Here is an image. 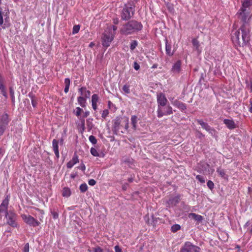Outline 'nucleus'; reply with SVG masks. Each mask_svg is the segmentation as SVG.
Masks as SVG:
<instances>
[{
    "label": "nucleus",
    "mask_w": 252,
    "mask_h": 252,
    "mask_svg": "<svg viewBox=\"0 0 252 252\" xmlns=\"http://www.w3.org/2000/svg\"><path fill=\"white\" fill-rule=\"evenodd\" d=\"M240 30L241 33L239 30H233L232 32L231 38L236 46L244 47L246 46L250 41V30L247 22L243 23Z\"/></svg>",
    "instance_id": "1"
},
{
    "label": "nucleus",
    "mask_w": 252,
    "mask_h": 252,
    "mask_svg": "<svg viewBox=\"0 0 252 252\" xmlns=\"http://www.w3.org/2000/svg\"><path fill=\"white\" fill-rule=\"evenodd\" d=\"M157 99L158 102V117L161 118L164 115H169L173 114L172 108L170 105L166 107V110H163V107L166 105L168 100L164 94L160 93L157 94Z\"/></svg>",
    "instance_id": "2"
},
{
    "label": "nucleus",
    "mask_w": 252,
    "mask_h": 252,
    "mask_svg": "<svg viewBox=\"0 0 252 252\" xmlns=\"http://www.w3.org/2000/svg\"><path fill=\"white\" fill-rule=\"evenodd\" d=\"M113 130L115 134H117L120 131L125 133L128 128V119L127 118L117 117L112 121Z\"/></svg>",
    "instance_id": "3"
},
{
    "label": "nucleus",
    "mask_w": 252,
    "mask_h": 252,
    "mask_svg": "<svg viewBox=\"0 0 252 252\" xmlns=\"http://www.w3.org/2000/svg\"><path fill=\"white\" fill-rule=\"evenodd\" d=\"M117 27L110 25L106 29L101 37L102 44L103 47L107 48L114 39Z\"/></svg>",
    "instance_id": "4"
},
{
    "label": "nucleus",
    "mask_w": 252,
    "mask_h": 252,
    "mask_svg": "<svg viewBox=\"0 0 252 252\" xmlns=\"http://www.w3.org/2000/svg\"><path fill=\"white\" fill-rule=\"evenodd\" d=\"M142 28V25L140 23L135 20H131L123 26L121 32L124 35H128L140 31Z\"/></svg>",
    "instance_id": "5"
},
{
    "label": "nucleus",
    "mask_w": 252,
    "mask_h": 252,
    "mask_svg": "<svg viewBox=\"0 0 252 252\" xmlns=\"http://www.w3.org/2000/svg\"><path fill=\"white\" fill-rule=\"evenodd\" d=\"M252 5V0H244L242 6L237 13L238 18L243 22H247L251 13L250 6Z\"/></svg>",
    "instance_id": "6"
},
{
    "label": "nucleus",
    "mask_w": 252,
    "mask_h": 252,
    "mask_svg": "<svg viewBox=\"0 0 252 252\" xmlns=\"http://www.w3.org/2000/svg\"><path fill=\"white\" fill-rule=\"evenodd\" d=\"M134 5L131 3L126 4L121 12V18L124 20H128L134 15Z\"/></svg>",
    "instance_id": "7"
},
{
    "label": "nucleus",
    "mask_w": 252,
    "mask_h": 252,
    "mask_svg": "<svg viewBox=\"0 0 252 252\" xmlns=\"http://www.w3.org/2000/svg\"><path fill=\"white\" fill-rule=\"evenodd\" d=\"M181 252H199V248L188 242L185 243Z\"/></svg>",
    "instance_id": "8"
},
{
    "label": "nucleus",
    "mask_w": 252,
    "mask_h": 252,
    "mask_svg": "<svg viewBox=\"0 0 252 252\" xmlns=\"http://www.w3.org/2000/svg\"><path fill=\"white\" fill-rule=\"evenodd\" d=\"M9 203V199L7 196L2 202L0 205V219H2V216L6 214L7 208Z\"/></svg>",
    "instance_id": "9"
},
{
    "label": "nucleus",
    "mask_w": 252,
    "mask_h": 252,
    "mask_svg": "<svg viewBox=\"0 0 252 252\" xmlns=\"http://www.w3.org/2000/svg\"><path fill=\"white\" fill-rule=\"evenodd\" d=\"M197 122L201 126L203 129L208 131L212 135L215 132V130L210 126L207 123L204 122L202 120H197Z\"/></svg>",
    "instance_id": "10"
},
{
    "label": "nucleus",
    "mask_w": 252,
    "mask_h": 252,
    "mask_svg": "<svg viewBox=\"0 0 252 252\" xmlns=\"http://www.w3.org/2000/svg\"><path fill=\"white\" fill-rule=\"evenodd\" d=\"M9 122V119L7 113H4L1 116H0V125L6 128Z\"/></svg>",
    "instance_id": "11"
},
{
    "label": "nucleus",
    "mask_w": 252,
    "mask_h": 252,
    "mask_svg": "<svg viewBox=\"0 0 252 252\" xmlns=\"http://www.w3.org/2000/svg\"><path fill=\"white\" fill-rule=\"evenodd\" d=\"M223 123L227 127L230 129H233L236 128V125L232 119H224Z\"/></svg>",
    "instance_id": "12"
},
{
    "label": "nucleus",
    "mask_w": 252,
    "mask_h": 252,
    "mask_svg": "<svg viewBox=\"0 0 252 252\" xmlns=\"http://www.w3.org/2000/svg\"><path fill=\"white\" fill-rule=\"evenodd\" d=\"M181 61H177L173 65L171 68V72L174 74H178L181 71Z\"/></svg>",
    "instance_id": "13"
},
{
    "label": "nucleus",
    "mask_w": 252,
    "mask_h": 252,
    "mask_svg": "<svg viewBox=\"0 0 252 252\" xmlns=\"http://www.w3.org/2000/svg\"><path fill=\"white\" fill-rule=\"evenodd\" d=\"M79 162L78 157L76 154H74L71 160L67 162L66 166L68 168H71L74 164Z\"/></svg>",
    "instance_id": "14"
},
{
    "label": "nucleus",
    "mask_w": 252,
    "mask_h": 252,
    "mask_svg": "<svg viewBox=\"0 0 252 252\" xmlns=\"http://www.w3.org/2000/svg\"><path fill=\"white\" fill-rule=\"evenodd\" d=\"M59 141L56 139H54L52 141L53 149L54 151L55 154L58 158L60 157L59 151Z\"/></svg>",
    "instance_id": "15"
},
{
    "label": "nucleus",
    "mask_w": 252,
    "mask_h": 252,
    "mask_svg": "<svg viewBox=\"0 0 252 252\" xmlns=\"http://www.w3.org/2000/svg\"><path fill=\"white\" fill-rule=\"evenodd\" d=\"M180 201V196H177L173 197V198H171L169 200V201L167 202L168 204L169 205L171 206H176L177 204L179 203Z\"/></svg>",
    "instance_id": "16"
},
{
    "label": "nucleus",
    "mask_w": 252,
    "mask_h": 252,
    "mask_svg": "<svg viewBox=\"0 0 252 252\" xmlns=\"http://www.w3.org/2000/svg\"><path fill=\"white\" fill-rule=\"evenodd\" d=\"M82 95H84L86 98H89L91 94L90 91L86 90L85 88L82 87L79 90Z\"/></svg>",
    "instance_id": "17"
},
{
    "label": "nucleus",
    "mask_w": 252,
    "mask_h": 252,
    "mask_svg": "<svg viewBox=\"0 0 252 252\" xmlns=\"http://www.w3.org/2000/svg\"><path fill=\"white\" fill-rule=\"evenodd\" d=\"M189 219L194 220H202V217L194 213H190L189 215Z\"/></svg>",
    "instance_id": "18"
},
{
    "label": "nucleus",
    "mask_w": 252,
    "mask_h": 252,
    "mask_svg": "<svg viewBox=\"0 0 252 252\" xmlns=\"http://www.w3.org/2000/svg\"><path fill=\"white\" fill-rule=\"evenodd\" d=\"M173 104L177 106L178 108L182 110H184L186 109V106L185 104L177 100L173 102Z\"/></svg>",
    "instance_id": "19"
},
{
    "label": "nucleus",
    "mask_w": 252,
    "mask_h": 252,
    "mask_svg": "<svg viewBox=\"0 0 252 252\" xmlns=\"http://www.w3.org/2000/svg\"><path fill=\"white\" fill-rule=\"evenodd\" d=\"M3 216L4 217L3 219H6L7 220H12L14 219L15 214L11 212H8L7 211L6 214Z\"/></svg>",
    "instance_id": "20"
},
{
    "label": "nucleus",
    "mask_w": 252,
    "mask_h": 252,
    "mask_svg": "<svg viewBox=\"0 0 252 252\" xmlns=\"http://www.w3.org/2000/svg\"><path fill=\"white\" fill-rule=\"evenodd\" d=\"M217 172L219 174V176L221 177L226 179L227 178V176L226 175L225 171L224 169H221V168L219 167L217 169Z\"/></svg>",
    "instance_id": "21"
},
{
    "label": "nucleus",
    "mask_w": 252,
    "mask_h": 252,
    "mask_svg": "<svg viewBox=\"0 0 252 252\" xmlns=\"http://www.w3.org/2000/svg\"><path fill=\"white\" fill-rule=\"evenodd\" d=\"M137 123V117L136 116H132L131 118V123L132 128L134 130L136 129V125Z\"/></svg>",
    "instance_id": "22"
},
{
    "label": "nucleus",
    "mask_w": 252,
    "mask_h": 252,
    "mask_svg": "<svg viewBox=\"0 0 252 252\" xmlns=\"http://www.w3.org/2000/svg\"><path fill=\"white\" fill-rule=\"evenodd\" d=\"M78 102L81 106L84 107L86 106V99L83 96H79L77 98Z\"/></svg>",
    "instance_id": "23"
},
{
    "label": "nucleus",
    "mask_w": 252,
    "mask_h": 252,
    "mask_svg": "<svg viewBox=\"0 0 252 252\" xmlns=\"http://www.w3.org/2000/svg\"><path fill=\"white\" fill-rule=\"evenodd\" d=\"M166 54L169 56H172L173 55V52L171 51V46L170 45L168 44L167 40H166Z\"/></svg>",
    "instance_id": "24"
},
{
    "label": "nucleus",
    "mask_w": 252,
    "mask_h": 252,
    "mask_svg": "<svg viewBox=\"0 0 252 252\" xmlns=\"http://www.w3.org/2000/svg\"><path fill=\"white\" fill-rule=\"evenodd\" d=\"M192 43L195 48V50H197L198 52H200L201 51L199 50V43L198 41L196 39L194 38L192 40Z\"/></svg>",
    "instance_id": "25"
},
{
    "label": "nucleus",
    "mask_w": 252,
    "mask_h": 252,
    "mask_svg": "<svg viewBox=\"0 0 252 252\" xmlns=\"http://www.w3.org/2000/svg\"><path fill=\"white\" fill-rule=\"evenodd\" d=\"M70 83V80L69 78H65L64 80L65 88L64 91L65 93H67L69 91V88Z\"/></svg>",
    "instance_id": "26"
},
{
    "label": "nucleus",
    "mask_w": 252,
    "mask_h": 252,
    "mask_svg": "<svg viewBox=\"0 0 252 252\" xmlns=\"http://www.w3.org/2000/svg\"><path fill=\"white\" fill-rule=\"evenodd\" d=\"M93 119L92 118H89L87 120V126L88 130H91L94 127V124L93 123Z\"/></svg>",
    "instance_id": "27"
},
{
    "label": "nucleus",
    "mask_w": 252,
    "mask_h": 252,
    "mask_svg": "<svg viewBox=\"0 0 252 252\" xmlns=\"http://www.w3.org/2000/svg\"><path fill=\"white\" fill-rule=\"evenodd\" d=\"M71 192L70 189L67 188H64L63 189L62 195L64 197H69L70 195Z\"/></svg>",
    "instance_id": "28"
},
{
    "label": "nucleus",
    "mask_w": 252,
    "mask_h": 252,
    "mask_svg": "<svg viewBox=\"0 0 252 252\" xmlns=\"http://www.w3.org/2000/svg\"><path fill=\"white\" fill-rule=\"evenodd\" d=\"M29 96L32 99V104L33 107H36L37 104L36 99L32 94L30 93Z\"/></svg>",
    "instance_id": "29"
},
{
    "label": "nucleus",
    "mask_w": 252,
    "mask_h": 252,
    "mask_svg": "<svg viewBox=\"0 0 252 252\" xmlns=\"http://www.w3.org/2000/svg\"><path fill=\"white\" fill-rule=\"evenodd\" d=\"M90 152L91 154L94 157H101L100 154H99L96 149L94 148H91Z\"/></svg>",
    "instance_id": "30"
},
{
    "label": "nucleus",
    "mask_w": 252,
    "mask_h": 252,
    "mask_svg": "<svg viewBox=\"0 0 252 252\" xmlns=\"http://www.w3.org/2000/svg\"><path fill=\"white\" fill-rule=\"evenodd\" d=\"M181 229V226L179 224H175L172 226L171 229V231L173 232H176L178 230Z\"/></svg>",
    "instance_id": "31"
},
{
    "label": "nucleus",
    "mask_w": 252,
    "mask_h": 252,
    "mask_svg": "<svg viewBox=\"0 0 252 252\" xmlns=\"http://www.w3.org/2000/svg\"><path fill=\"white\" fill-rule=\"evenodd\" d=\"M80 190L82 192H85L88 189L87 185L85 183L82 184L80 186Z\"/></svg>",
    "instance_id": "32"
},
{
    "label": "nucleus",
    "mask_w": 252,
    "mask_h": 252,
    "mask_svg": "<svg viewBox=\"0 0 252 252\" xmlns=\"http://www.w3.org/2000/svg\"><path fill=\"white\" fill-rule=\"evenodd\" d=\"M9 93L11 97V100L13 102V103H14L15 102V96H14V91L12 87H10L9 88Z\"/></svg>",
    "instance_id": "33"
},
{
    "label": "nucleus",
    "mask_w": 252,
    "mask_h": 252,
    "mask_svg": "<svg viewBox=\"0 0 252 252\" xmlns=\"http://www.w3.org/2000/svg\"><path fill=\"white\" fill-rule=\"evenodd\" d=\"M98 99V95L97 94H94L92 96V103H97Z\"/></svg>",
    "instance_id": "34"
},
{
    "label": "nucleus",
    "mask_w": 252,
    "mask_h": 252,
    "mask_svg": "<svg viewBox=\"0 0 252 252\" xmlns=\"http://www.w3.org/2000/svg\"><path fill=\"white\" fill-rule=\"evenodd\" d=\"M89 139L90 141L93 144H95L97 143L96 139L93 135L90 136Z\"/></svg>",
    "instance_id": "35"
},
{
    "label": "nucleus",
    "mask_w": 252,
    "mask_h": 252,
    "mask_svg": "<svg viewBox=\"0 0 252 252\" xmlns=\"http://www.w3.org/2000/svg\"><path fill=\"white\" fill-rule=\"evenodd\" d=\"M137 45V42L135 40H133L130 44V48L131 50H133Z\"/></svg>",
    "instance_id": "36"
},
{
    "label": "nucleus",
    "mask_w": 252,
    "mask_h": 252,
    "mask_svg": "<svg viewBox=\"0 0 252 252\" xmlns=\"http://www.w3.org/2000/svg\"><path fill=\"white\" fill-rule=\"evenodd\" d=\"M80 30V26L79 25H75L73 28L72 33L75 34L77 33Z\"/></svg>",
    "instance_id": "37"
},
{
    "label": "nucleus",
    "mask_w": 252,
    "mask_h": 252,
    "mask_svg": "<svg viewBox=\"0 0 252 252\" xmlns=\"http://www.w3.org/2000/svg\"><path fill=\"white\" fill-rule=\"evenodd\" d=\"M196 179L197 180H198V181H199L202 183H204L205 182L204 177L203 176H201V175H197L196 176Z\"/></svg>",
    "instance_id": "38"
},
{
    "label": "nucleus",
    "mask_w": 252,
    "mask_h": 252,
    "mask_svg": "<svg viewBox=\"0 0 252 252\" xmlns=\"http://www.w3.org/2000/svg\"><path fill=\"white\" fill-rule=\"evenodd\" d=\"M109 114V111L107 109H105L103 111L101 117L103 118H105Z\"/></svg>",
    "instance_id": "39"
},
{
    "label": "nucleus",
    "mask_w": 252,
    "mask_h": 252,
    "mask_svg": "<svg viewBox=\"0 0 252 252\" xmlns=\"http://www.w3.org/2000/svg\"><path fill=\"white\" fill-rule=\"evenodd\" d=\"M207 186L208 187L212 189L214 188V184L213 183V182L211 181H208L207 183Z\"/></svg>",
    "instance_id": "40"
},
{
    "label": "nucleus",
    "mask_w": 252,
    "mask_h": 252,
    "mask_svg": "<svg viewBox=\"0 0 252 252\" xmlns=\"http://www.w3.org/2000/svg\"><path fill=\"white\" fill-rule=\"evenodd\" d=\"M81 132H83L85 130V120L84 119L81 120Z\"/></svg>",
    "instance_id": "41"
},
{
    "label": "nucleus",
    "mask_w": 252,
    "mask_h": 252,
    "mask_svg": "<svg viewBox=\"0 0 252 252\" xmlns=\"http://www.w3.org/2000/svg\"><path fill=\"white\" fill-rule=\"evenodd\" d=\"M76 112L75 115L77 117H78V116H79L80 115L81 112L83 110H82V109L81 108H80L79 107H76Z\"/></svg>",
    "instance_id": "42"
},
{
    "label": "nucleus",
    "mask_w": 252,
    "mask_h": 252,
    "mask_svg": "<svg viewBox=\"0 0 252 252\" xmlns=\"http://www.w3.org/2000/svg\"><path fill=\"white\" fill-rule=\"evenodd\" d=\"M123 91H124L125 93H126L127 94H128L130 92L129 89V87L126 85H124L123 86Z\"/></svg>",
    "instance_id": "43"
},
{
    "label": "nucleus",
    "mask_w": 252,
    "mask_h": 252,
    "mask_svg": "<svg viewBox=\"0 0 252 252\" xmlns=\"http://www.w3.org/2000/svg\"><path fill=\"white\" fill-rule=\"evenodd\" d=\"M29 222V224L30 225H32L33 226H37L39 225V221H28Z\"/></svg>",
    "instance_id": "44"
},
{
    "label": "nucleus",
    "mask_w": 252,
    "mask_h": 252,
    "mask_svg": "<svg viewBox=\"0 0 252 252\" xmlns=\"http://www.w3.org/2000/svg\"><path fill=\"white\" fill-rule=\"evenodd\" d=\"M23 252H29V244L26 243L24 246Z\"/></svg>",
    "instance_id": "45"
},
{
    "label": "nucleus",
    "mask_w": 252,
    "mask_h": 252,
    "mask_svg": "<svg viewBox=\"0 0 252 252\" xmlns=\"http://www.w3.org/2000/svg\"><path fill=\"white\" fill-rule=\"evenodd\" d=\"M6 128L0 125V136L2 135Z\"/></svg>",
    "instance_id": "46"
},
{
    "label": "nucleus",
    "mask_w": 252,
    "mask_h": 252,
    "mask_svg": "<svg viewBox=\"0 0 252 252\" xmlns=\"http://www.w3.org/2000/svg\"><path fill=\"white\" fill-rule=\"evenodd\" d=\"M133 67L136 70H138L140 68V65L137 62H135L133 63Z\"/></svg>",
    "instance_id": "47"
},
{
    "label": "nucleus",
    "mask_w": 252,
    "mask_h": 252,
    "mask_svg": "<svg viewBox=\"0 0 252 252\" xmlns=\"http://www.w3.org/2000/svg\"><path fill=\"white\" fill-rule=\"evenodd\" d=\"M88 183L90 186H94L96 184V181L94 179H90L89 180Z\"/></svg>",
    "instance_id": "48"
},
{
    "label": "nucleus",
    "mask_w": 252,
    "mask_h": 252,
    "mask_svg": "<svg viewBox=\"0 0 252 252\" xmlns=\"http://www.w3.org/2000/svg\"><path fill=\"white\" fill-rule=\"evenodd\" d=\"M52 215L53 216V219L54 220H56L58 218V214L56 212H52Z\"/></svg>",
    "instance_id": "49"
},
{
    "label": "nucleus",
    "mask_w": 252,
    "mask_h": 252,
    "mask_svg": "<svg viewBox=\"0 0 252 252\" xmlns=\"http://www.w3.org/2000/svg\"><path fill=\"white\" fill-rule=\"evenodd\" d=\"M3 23V17L2 15V12L0 10V26L2 25Z\"/></svg>",
    "instance_id": "50"
},
{
    "label": "nucleus",
    "mask_w": 252,
    "mask_h": 252,
    "mask_svg": "<svg viewBox=\"0 0 252 252\" xmlns=\"http://www.w3.org/2000/svg\"><path fill=\"white\" fill-rule=\"evenodd\" d=\"M114 249L115 252H122L121 249L118 246H116Z\"/></svg>",
    "instance_id": "51"
},
{
    "label": "nucleus",
    "mask_w": 252,
    "mask_h": 252,
    "mask_svg": "<svg viewBox=\"0 0 252 252\" xmlns=\"http://www.w3.org/2000/svg\"><path fill=\"white\" fill-rule=\"evenodd\" d=\"M94 252H103V251L100 248L97 247L94 249Z\"/></svg>",
    "instance_id": "52"
},
{
    "label": "nucleus",
    "mask_w": 252,
    "mask_h": 252,
    "mask_svg": "<svg viewBox=\"0 0 252 252\" xmlns=\"http://www.w3.org/2000/svg\"><path fill=\"white\" fill-rule=\"evenodd\" d=\"M1 94H2V95L5 96L6 98H7V94H6V91H5V89H4L3 90H1Z\"/></svg>",
    "instance_id": "53"
},
{
    "label": "nucleus",
    "mask_w": 252,
    "mask_h": 252,
    "mask_svg": "<svg viewBox=\"0 0 252 252\" xmlns=\"http://www.w3.org/2000/svg\"><path fill=\"white\" fill-rule=\"evenodd\" d=\"M92 107L94 110H96L97 109V103H92Z\"/></svg>",
    "instance_id": "54"
},
{
    "label": "nucleus",
    "mask_w": 252,
    "mask_h": 252,
    "mask_svg": "<svg viewBox=\"0 0 252 252\" xmlns=\"http://www.w3.org/2000/svg\"><path fill=\"white\" fill-rule=\"evenodd\" d=\"M90 114V112L89 111H86L84 115H83V118H86Z\"/></svg>",
    "instance_id": "55"
},
{
    "label": "nucleus",
    "mask_w": 252,
    "mask_h": 252,
    "mask_svg": "<svg viewBox=\"0 0 252 252\" xmlns=\"http://www.w3.org/2000/svg\"><path fill=\"white\" fill-rule=\"evenodd\" d=\"M182 204L183 205V208L185 210H187L189 209L188 206L185 205L184 202H182Z\"/></svg>",
    "instance_id": "56"
},
{
    "label": "nucleus",
    "mask_w": 252,
    "mask_h": 252,
    "mask_svg": "<svg viewBox=\"0 0 252 252\" xmlns=\"http://www.w3.org/2000/svg\"><path fill=\"white\" fill-rule=\"evenodd\" d=\"M4 89H5V87L3 85V84L2 83L0 84V90L1 91V90H3Z\"/></svg>",
    "instance_id": "57"
},
{
    "label": "nucleus",
    "mask_w": 252,
    "mask_h": 252,
    "mask_svg": "<svg viewBox=\"0 0 252 252\" xmlns=\"http://www.w3.org/2000/svg\"><path fill=\"white\" fill-rule=\"evenodd\" d=\"M10 223H9V224L12 225V226H15L16 225L15 221H10Z\"/></svg>",
    "instance_id": "58"
},
{
    "label": "nucleus",
    "mask_w": 252,
    "mask_h": 252,
    "mask_svg": "<svg viewBox=\"0 0 252 252\" xmlns=\"http://www.w3.org/2000/svg\"><path fill=\"white\" fill-rule=\"evenodd\" d=\"M82 171H85V169H86V167L85 166L84 164H83L81 166L80 168Z\"/></svg>",
    "instance_id": "59"
},
{
    "label": "nucleus",
    "mask_w": 252,
    "mask_h": 252,
    "mask_svg": "<svg viewBox=\"0 0 252 252\" xmlns=\"http://www.w3.org/2000/svg\"><path fill=\"white\" fill-rule=\"evenodd\" d=\"M251 106L249 108V111L252 113V101L250 102Z\"/></svg>",
    "instance_id": "60"
},
{
    "label": "nucleus",
    "mask_w": 252,
    "mask_h": 252,
    "mask_svg": "<svg viewBox=\"0 0 252 252\" xmlns=\"http://www.w3.org/2000/svg\"><path fill=\"white\" fill-rule=\"evenodd\" d=\"M94 45V42H91L89 44V47H92Z\"/></svg>",
    "instance_id": "61"
},
{
    "label": "nucleus",
    "mask_w": 252,
    "mask_h": 252,
    "mask_svg": "<svg viewBox=\"0 0 252 252\" xmlns=\"http://www.w3.org/2000/svg\"><path fill=\"white\" fill-rule=\"evenodd\" d=\"M2 76L0 75V84L2 83Z\"/></svg>",
    "instance_id": "62"
},
{
    "label": "nucleus",
    "mask_w": 252,
    "mask_h": 252,
    "mask_svg": "<svg viewBox=\"0 0 252 252\" xmlns=\"http://www.w3.org/2000/svg\"><path fill=\"white\" fill-rule=\"evenodd\" d=\"M198 134L199 135V137L203 136V134H202V133H201V132H200L199 131L198 132Z\"/></svg>",
    "instance_id": "63"
},
{
    "label": "nucleus",
    "mask_w": 252,
    "mask_h": 252,
    "mask_svg": "<svg viewBox=\"0 0 252 252\" xmlns=\"http://www.w3.org/2000/svg\"><path fill=\"white\" fill-rule=\"evenodd\" d=\"M132 181H133V179H132V178H129V179H128V181H129V182H132Z\"/></svg>",
    "instance_id": "64"
}]
</instances>
